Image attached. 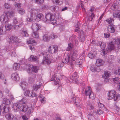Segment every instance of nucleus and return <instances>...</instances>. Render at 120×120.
Listing matches in <instances>:
<instances>
[{"mask_svg": "<svg viewBox=\"0 0 120 120\" xmlns=\"http://www.w3.org/2000/svg\"><path fill=\"white\" fill-rule=\"evenodd\" d=\"M0 108L2 109V113L5 114V113L8 112L10 110V109L8 106H5L3 105L0 106Z\"/></svg>", "mask_w": 120, "mask_h": 120, "instance_id": "nucleus-12", "label": "nucleus"}, {"mask_svg": "<svg viewBox=\"0 0 120 120\" xmlns=\"http://www.w3.org/2000/svg\"><path fill=\"white\" fill-rule=\"evenodd\" d=\"M79 78L77 72H75L70 77L69 80L70 82L74 83H77L79 80Z\"/></svg>", "mask_w": 120, "mask_h": 120, "instance_id": "nucleus-8", "label": "nucleus"}, {"mask_svg": "<svg viewBox=\"0 0 120 120\" xmlns=\"http://www.w3.org/2000/svg\"><path fill=\"white\" fill-rule=\"evenodd\" d=\"M115 46L117 45L118 47H120V39H116L115 40Z\"/></svg>", "mask_w": 120, "mask_h": 120, "instance_id": "nucleus-42", "label": "nucleus"}, {"mask_svg": "<svg viewBox=\"0 0 120 120\" xmlns=\"http://www.w3.org/2000/svg\"><path fill=\"white\" fill-rule=\"evenodd\" d=\"M82 60L79 59H77L76 60L75 62L76 64L78 65H80L82 63Z\"/></svg>", "mask_w": 120, "mask_h": 120, "instance_id": "nucleus-51", "label": "nucleus"}, {"mask_svg": "<svg viewBox=\"0 0 120 120\" xmlns=\"http://www.w3.org/2000/svg\"><path fill=\"white\" fill-rule=\"evenodd\" d=\"M49 52L51 53H56L58 51V47L57 46L53 45L52 47L50 46L48 48Z\"/></svg>", "mask_w": 120, "mask_h": 120, "instance_id": "nucleus-13", "label": "nucleus"}, {"mask_svg": "<svg viewBox=\"0 0 120 120\" xmlns=\"http://www.w3.org/2000/svg\"><path fill=\"white\" fill-rule=\"evenodd\" d=\"M75 27L76 28L80 27V23L78 21H77L75 24Z\"/></svg>", "mask_w": 120, "mask_h": 120, "instance_id": "nucleus-60", "label": "nucleus"}, {"mask_svg": "<svg viewBox=\"0 0 120 120\" xmlns=\"http://www.w3.org/2000/svg\"><path fill=\"white\" fill-rule=\"evenodd\" d=\"M22 117L23 120H28V118L26 115H23L22 116Z\"/></svg>", "mask_w": 120, "mask_h": 120, "instance_id": "nucleus-62", "label": "nucleus"}, {"mask_svg": "<svg viewBox=\"0 0 120 120\" xmlns=\"http://www.w3.org/2000/svg\"><path fill=\"white\" fill-rule=\"evenodd\" d=\"M20 66V64L18 63H15L14 64L13 66V68L15 70H16L19 69Z\"/></svg>", "mask_w": 120, "mask_h": 120, "instance_id": "nucleus-33", "label": "nucleus"}, {"mask_svg": "<svg viewBox=\"0 0 120 120\" xmlns=\"http://www.w3.org/2000/svg\"><path fill=\"white\" fill-rule=\"evenodd\" d=\"M90 70L92 71L99 72L100 71V69L99 67H96L93 65L91 66L90 68Z\"/></svg>", "mask_w": 120, "mask_h": 120, "instance_id": "nucleus-22", "label": "nucleus"}, {"mask_svg": "<svg viewBox=\"0 0 120 120\" xmlns=\"http://www.w3.org/2000/svg\"><path fill=\"white\" fill-rule=\"evenodd\" d=\"M113 80L114 82L117 84H120V79L118 77H116L113 78Z\"/></svg>", "mask_w": 120, "mask_h": 120, "instance_id": "nucleus-38", "label": "nucleus"}, {"mask_svg": "<svg viewBox=\"0 0 120 120\" xmlns=\"http://www.w3.org/2000/svg\"><path fill=\"white\" fill-rule=\"evenodd\" d=\"M8 40L9 41V43H10L11 42H18L19 39L16 36H9L8 39Z\"/></svg>", "mask_w": 120, "mask_h": 120, "instance_id": "nucleus-14", "label": "nucleus"}, {"mask_svg": "<svg viewBox=\"0 0 120 120\" xmlns=\"http://www.w3.org/2000/svg\"><path fill=\"white\" fill-rule=\"evenodd\" d=\"M11 77L13 80L15 81L18 80L19 79V75L17 73H15L12 74Z\"/></svg>", "mask_w": 120, "mask_h": 120, "instance_id": "nucleus-20", "label": "nucleus"}, {"mask_svg": "<svg viewBox=\"0 0 120 120\" xmlns=\"http://www.w3.org/2000/svg\"><path fill=\"white\" fill-rule=\"evenodd\" d=\"M5 32V27L4 26H0V35L3 34Z\"/></svg>", "mask_w": 120, "mask_h": 120, "instance_id": "nucleus-36", "label": "nucleus"}, {"mask_svg": "<svg viewBox=\"0 0 120 120\" xmlns=\"http://www.w3.org/2000/svg\"><path fill=\"white\" fill-rule=\"evenodd\" d=\"M5 117L8 120H12L15 117L14 115L11 113H8L5 115Z\"/></svg>", "mask_w": 120, "mask_h": 120, "instance_id": "nucleus-19", "label": "nucleus"}, {"mask_svg": "<svg viewBox=\"0 0 120 120\" xmlns=\"http://www.w3.org/2000/svg\"><path fill=\"white\" fill-rule=\"evenodd\" d=\"M73 47V45L71 43H69L68 44V46L66 49L67 51H70L72 49Z\"/></svg>", "mask_w": 120, "mask_h": 120, "instance_id": "nucleus-40", "label": "nucleus"}, {"mask_svg": "<svg viewBox=\"0 0 120 120\" xmlns=\"http://www.w3.org/2000/svg\"><path fill=\"white\" fill-rule=\"evenodd\" d=\"M115 46L114 44H113L112 42H111L108 45V48L109 50H113L115 48Z\"/></svg>", "mask_w": 120, "mask_h": 120, "instance_id": "nucleus-27", "label": "nucleus"}, {"mask_svg": "<svg viewBox=\"0 0 120 120\" xmlns=\"http://www.w3.org/2000/svg\"><path fill=\"white\" fill-rule=\"evenodd\" d=\"M31 28L33 31L32 36L34 38H39V36L38 31L40 30V26L38 24L36 23L33 24L31 26Z\"/></svg>", "mask_w": 120, "mask_h": 120, "instance_id": "nucleus-4", "label": "nucleus"}, {"mask_svg": "<svg viewBox=\"0 0 120 120\" xmlns=\"http://www.w3.org/2000/svg\"><path fill=\"white\" fill-rule=\"evenodd\" d=\"M95 15L93 13H91V15H90V16H89V14H87V16L89 20L90 21H91L93 19V17H94Z\"/></svg>", "mask_w": 120, "mask_h": 120, "instance_id": "nucleus-45", "label": "nucleus"}, {"mask_svg": "<svg viewBox=\"0 0 120 120\" xmlns=\"http://www.w3.org/2000/svg\"><path fill=\"white\" fill-rule=\"evenodd\" d=\"M99 44H101L100 45H99L98 44V45H100L101 48L103 49H105L106 46L105 44L103 42H101V41H99Z\"/></svg>", "mask_w": 120, "mask_h": 120, "instance_id": "nucleus-44", "label": "nucleus"}, {"mask_svg": "<svg viewBox=\"0 0 120 120\" xmlns=\"http://www.w3.org/2000/svg\"><path fill=\"white\" fill-rule=\"evenodd\" d=\"M114 73L116 75H118L120 76V68H118L117 71H115Z\"/></svg>", "mask_w": 120, "mask_h": 120, "instance_id": "nucleus-54", "label": "nucleus"}, {"mask_svg": "<svg viewBox=\"0 0 120 120\" xmlns=\"http://www.w3.org/2000/svg\"><path fill=\"white\" fill-rule=\"evenodd\" d=\"M57 36L56 35H55L53 34H52L50 37V38H51L52 39H54L55 38H57Z\"/></svg>", "mask_w": 120, "mask_h": 120, "instance_id": "nucleus-57", "label": "nucleus"}, {"mask_svg": "<svg viewBox=\"0 0 120 120\" xmlns=\"http://www.w3.org/2000/svg\"><path fill=\"white\" fill-rule=\"evenodd\" d=\"M28 44H31L34 45H36L37 44V42L33 39L30 38L27 40V41Z\"/></svg>", "mask_w": 120, "mask_h": 120, "instance_id": "nucleus-24", "label": "nucleus"}, {"mask_svg": "<svg viewBox=\"0 0 120 120\" xmlns=\"http://www.w3.org/2000/svg\"><path fill=\"white\" fill-rule=\"evenodd\" d=\"M21 34L23 37H28L29 36V34L28 33L26 29H24L22 30Z\"/></svg>", "mask_w": 120, "mask_h": 120, "instance_id": "nucleus-30", "label": "nucleus"}, {"mask_svg": "<svg viewBox=\"0 0 120 120\" xmlns=\"http://www.w3.org/2000/svg\"><path fill=\"white\" fill-rule=\"evenodd\" d=\"M31 70L33 72L35 73L37 72L39 69L36 66H34L31 68Z\"/></svg>", "mask_w": 120, "mask_h": 120, "instance_id": "nucleus-39", "label": "nucleus"}, {"mask_svg": "<svg viewBox=\"0 0 120 120\" xmlns=\"http://www.w3.org/2000/svg\"><path fill=\"white\" fill-rule=\"evenodd\" d=\"M13 27L12 26L11 24H7L5 26V29L8 31H10Z\"/></svg>", "mask_w": 120, "mask_h": 120, "instance_id": "nucleus-35", "label": "nucleus"}, {"mask_svg": "<svg viewBox=\"0 0 120 120\" xmlns=\"http://www.w3.org/2000/svg\"><path fill=\"white\" fill-rule=\"evenodd\" d=\"M21 4L20 3H17L15 5V7H17L19 8L21 7Z\"/></svg>", "mask_w": 120, "mask_h": 120, "instance_id": "nucleus-59", "label": "nucleus"}, {"mask_svg": "<svg viewBox=\"0 0 120 120\" xmlns=\"http://www.w3.org/2000/svg\"><path fill=\"white\" fill-rule=\"evenodd\" d=\"M77 54L76 52L74 51H72V54L71 56H68L67 57L65 58V63H69L70 64L71 67H72L75 64V61L77 58Z\"/></svg>", "mask_w": 120, "mask_h": 120, "instance_id": "nucleus-3", "label": "nucleus"}, {"mask_svg": "<svg viewBox=\"0 0 120 120\" xmlns=\"http://www.w3.org/2000/svg\"><path fill=\"white\" fill-rule=\"evenodd\" d=\"M40 97L41 98L40 99V101L41 103L44 104L46 102V99L45 97H42L41 95L40 96Z\"/></svg>", "mask_w": 120, "mask_h": 120, "instance_id": "nucleus-48", "label": "nucleus"}, {"mask_svg": "<svg viewBox=\"0 0 120 120\" xmlns=\"http://www.w3.org/2000/svg\"><path fill=\"white\" fill-rule=\"evenodd\" d=\"M106 21L109 25L112 24L114 21L113 18H110L107 19Z\"/></svg>", "mask_w": 120, "mask_h": 120, "instance_id": "nucleus-34", "label": "nucleus"}, {"mask_svg": "<svg viewBox=\"0 0 120 120\" xmlns=\"http://www.w3.org/2000/svg\"><path fill=\"white\" fill-rule=\"evenodd\" d=\"M14 12L13 11L5 12V15H3L0 17V20L1 22H3L5 24L7 23L9 21L8 17L10 18L13 17L14 16Z\"/></svg>", "mask_w": 120, "mask_h": 120, "instance_id": "nucleus-2", "label": "nucleus"}, {"mask_svg": "<svg viewBox=\"0 0 120 120\" xmlns=\"http://www.w3.org/2000/svg\"><path fill=\"white\" fill-rule=\"evenodd\" d=\"M8 98L11 100H14V99L13 95L11 94H10L8 95Z\"/></svg>", "mask_w": 120, "mask_h": 120, "instance_id": "nucleus-55", "label": "nucleus"}, {"mask_svg": "<svg viewBox=\"0 0 120 120\" xmlns=\"http://www.w3.org/2000/svg\"><path fill=\"white\" fill-rule=\"evenodd\" d=\"M73 100L74 104L77 106L81 108L82 107L83 105L82 102L81 101L79 98L74 97Z\"/></svg>", "mask_w": 120, "mask_h": 120, "instance_id": "nucleus-11", "label": "nucleus"}, {"mask_svg": "<svg viewBox=\"0 0 120 120\" xmlns=\"http://www.w3.org/2000/svg\"><path fill=\"white\" fill-rule=\"evenodd\" d=\"M97 53L96 52L94 51L89 53L88 54V56L91 59L94 58L96 55Z\"/></svg>", "mask_w": 120, "mask_h": 120, "instance_id": "nucleus-26", "label": "nucleus"}, {"mask_svg": "<svg viewBox=\"0 0 120 120\" xmlns=\"http://www.w3.org/2000/svg\"><path fill=\"white\" fill-rule=\"evenodd\" d=\"M26 84V82L25 81H23L20 83V85L21 87L23 90H24L25 89V87Z\"/></svg>", "mask_w": 120, "mask_h": 120, "instance_id": "nucleus-32", "label": "nucleus"}, {"mask_svg": "<svg viewBox=\"0 0 120 120\" xmlns=\"http://www.w3.org/2000/svg\"><path fill=\"white\" fill-rule=\"evenodd\" d=\"M24 95L26 97H36L37 96V94L33 92H30L29 90H26L24 93Z\"/></svg>", "mask_w": 120, "mask_h": 120, "instance_id": "nucleus-10", "label": "nucleus"}, {"mask_svg": "<svg viewBox=\"0 0 120 120\" xmlns=\"http://www.w3.org/2000/svg\"><path fill=\"white\" fill-rule=\"evenodd\" d=\"M19 24H15L13 25V28L15 30H17L19 29V28H21L23 25V21L22 20L19 22Z\"/></svg>", "mask_w": 120, "mask_h": 120, "instance_id": "nucleus-17", "label": "nucleus"}, {"mask_svg": "<svg viewBox=\"0 0 120 120\" xmlns=\"http://www.w3.org/2000/svg\"><path fill=\"white\" fill-rule=\"evenodd\" d=\"M43 17V15L42 14L38 13L36 15L35 18V19H34L36 20V19H37V21H40L41 19Z\"/></svg>", "mask_w": 120, "mask_h": 120, "instance_id": "nucleus-28", "label": "nucleus"}, {"mask_svg": "<svg viewBox=\"0 0 120 120\" xmlns=\"http://www.w3.org/2000/svg\"><path fill=\"white\" fill-rule=\"evenodd\" d=\"M111 75V72L106 71H105L104 74L102 76L103 78L105 79H108L110 76Z\"/></svg>", "mask_w": 120, "mask_h": 120, "instance_id": "nucleus-23", "label": "nucleus"}, {"mask_svg": "<svg viewBox=\"0 0 120 120\" xmlns=\"http://www.w3.org/2000/svg\"><path fill=\"white\" fill-rule=\"evenodd\" d=\"M22 102L21 101L20 102V103H16L14 104L12 107V108L13 109L14 111L15 112H17L18 110L20 109V108L19 106L20 107V104H21Z\"/></svg>", "mask_w": 120, "mask_h": 120, "instance_id": "nucleus-15", "label": "nucleus"}, {"mask_svg": "<svg viewBox=\"0 0 120 120\" xmlns=\"http://www.w3.org/2000/svg\"><path fill=\"white\" fill-rule=\"evenodd\" d=\"M44 0H35V3L40 5L42 4L44 2Z\"/></svg>", "mask_w": 120, "mask_h": 120, "instance_id": "nucleus-47", "label": "nucleus"}, {"mask_svg": "<svg viewBox=\"0 0 120 120\" xmlns=\"http://www.w3.org/2000/svg\"><path fill=\"white\" fill-rule=\"evenodd\" d=\"M28 11L30 13V15L28 16L26 19L29 22L33 21L35 19L36 15L39 12L40 10L38 9H35L32 7H30L28 8Z\"/></svg>", "mask_w": 120, "mask_h": 120, "instance_id": "nucleus-1", "label": "nucleus"}, {"mask_svg": "<svg viewBox=\"0 0 120 120\" xmlns=\"http://www.w3.org/2000/svg\"><path fill=\"white\" fill-rule=\"evenodd\" d=\"M43 40L45 41H49L50 39V38L47 34L44 35L43 37Z\"/></svg>", "mask_w": 120, "mask_h": 120, "instance_id": "nucleus-31", "label": "nucleus"}, {"mask_svg": "<svg viewBox=\"0 0 120 120\" xmlns=\"http://www.w3.org/2000/svg\"><path fill=\"white\" fill-rule=\"evenodd\" d=\"M18 11L19 14L21 15L24 14L25 12L24 10L22 8H18Z\"/></svg>", "mask_w": 120, "mask_h": 120, "instance_id": "nucleus-41", "label": "nucleus"}, {"mask_svg": "<svg viewBox=\"0 0 120 120\" xmlns=\"http://www.w3.org/2000/svg\"><path fill=\"white\" fill-rule=\"evenodd\" d=\"M39 58L37 57L34 55H31L29 58V60L32 61H35L36 62L38 63Z\"/></svg>", "mask_w": 120, "mask_h": 120, "instance_id": "nucleus-21", "label": "nucleus"}, {"mask_svg": "<svg viewBox=\"0 0 120 120\" xmlns=\"http://www.w3.org/2000/svg\"><path fill=\"white\" fill-rule=\"evenodd\" d=\"M4 78V74L1 72H0V79H3Z\"/></svg>", "mask_w": 120, "mask_h": 120, "instance_id": "nucleus-63", "label": "nucleus"}, {"mask_svg": "<svg viewBox=\"0 0 120 120\" xmlns=\"http://www.w3.org/2000/svg\"><path fill=\"white\" fill-rule=\"evenodd\" d=\"M45 18L46 20L50 21L51 23L53 25L56 23V20L55 19L54 16L52 13H48L46 15Z\"/></svg>", "mask_w": 120, "mask_h": 120, "instance_id": "nucleus-7", "label": "nucleus"}, {"mask_svg": "<svg viewBox=\"0 0 120 120\" xmlns=\"http://www.w3.org/2000/svg\"><path fill=\"white\" fill-rule=\"evenodd\" d=\"M109 95L107 97L108 100H111L114 98V100L116 101L119 99L120 96L119 95L115 96L116 92L113 90H111L109 92Z\"/></svg>", "mask_w": 120, "mask_h": 120, "instance_id": "nucleus-6", "label": "nucleus"}, {"mask_svg": "<svg viewBox=\"0 0 120 120\" xmlns=\"http://www.w3.org/2000/svg\"><path fill=\"white\" fill-rule=\"evenodd\" d=\"M107 29L108 32L110 33H113L115 31L114 26L112 24L108 25L107 27Z\"/></svg>", "mask_w": 120, "mask_h": 120, "instance_id": "nucleus-16", "label": "nucleus"}, {"mask_svg": "<svg viewBox=\"0 0 120 120\" xmlns=\"http://www.w3.org/2000/svg\"><path fill=\"white\" fill-rule=\"evenodd\" d=\"M54 4H56L60 5L62 4L63 2L61 1H60L59 0H56L54 1H53Z\"/></svg>", "mask_w": 120, "mask_h": 120, "instance_id": "nucleus-46", "label": "nucleus"}, {"mask_svg": "<svg viewBox=\"0 0 120 120\" xmlns=\"http://www.w3.org/2000/svg\"><path fill=\"white\" fill-rule=\"evenodd\" d=\"M41 86V85L40 84L39 85H34L33 86V88L35 90H37Z\"/></svg>", "mask_w": 120, "mask_h": 120, "instance_id": "nucleus-43", "label": "nucleus"}, {"mask_svg": "<svg viewBox=\"0 0 120 120\" xmlns=\"http://www.w3.org/2000/svg\"><path fill=\"white\" fill-rule=\"evenodd\" d=\"M96 112L97 114L99 115H100L103 113V111L100 109L97 110Z\"/></svg>", "mask_w": 120, "mask_h": 120, "instance_id": "nucleus-56", "label": "nucleus"}, {"mask_svg": "<svg viewBox=\"0 0 120 120\" xmlns=\"http://www.w3.org/2000/svg\"><path fill=\"white\" fill-rule=\"evenodd\" d=\"M59 30L60 31H62L64 30L65 26L62 24H61V25H59Z\"/></svg>", "mask_w": 120, "mask_h": 120, "instance_id": "nucleus-49", "label": "nucleus"}, {"mask_svg": "<svg viewBox=\"0 0 120 120\" xmlns=\"http://www.w3.org/2000/svg\"><path fill=\"white\" fill-rule=\"evenodd\" d=\"M3 103L6 105H9L10 104V102L8 99L6 98H4L3 101Z\"/></svg>", "mask_w": 120, "mask_h": 120, "instance_id": "nucleus-37", "label": "nucleus"}, {"mask_svg": "<svg viewBox=\"0 0 120 120\" xmlns=\"http://www.w3.org/2000/svg\"><path fill=\"white\" fill-rule=\"evenodd\" d=\"M4 6L5 8L7 9L10 8V5L8 3H5L4 4Z\"/></svg>", "mask_w": 120, "mask_h": 120, "instance_id": "nucleus-61", "label": "nucleus"}, {"mask_svg": "<svg viewBox=\"0 0 120 120\" xmlns=\"http://www.w3.org/2000/svg\"><path fill=\"white\" fill-rule=\"evenodd\" d=\"M53 59L52 57L49 58L45 57L44 59H43L41 62V64L45 65H49L52 62H53Z\"/></svg>", "mask_w": 120, "mask_h": 120, "instance_id": "nucleus-9", "label": "nucleus"}, {"mask_svg": "<svg viewBox=\"0 0 120 120\" xmlns=\"http://www.w3.org/2000/svg\"><path fill=\"white\" fill-rule=\"evenodd\" d=\"M20 110L22 112H26V115H29L33 112V109L31 107H28L27 105H25L21 106L20 108Z\"/></svg>", "mask_w": 120, "mask_h": 120, "instance_id": "nucleus-5", "label": "nucleus"}, {"mask_svg": "<svg viewBox=\"0 0 120 120\" xmlns=\"http://www.w3.org/2000/svg\"><path fill=\"white\" fill-rule=\"evenodd\" d=\"M98 105L99 107L100 108H102L104 107V105L100 102L98 104Z\"/></svg>", "mask_w": 120, "mask_h": 120, "instance_id": "nucleus-58", "label": "nucleus"}, {"mask_svg": "<svg viewBox=\"0 0 120 120\" xmlns=\"http://www.w3.org/2000/svg\"><path fill=\"white\" fill-rule=\"evenodd\" d=\"M113 16L114 18H118L120 16V11L116 10L114 12Z\"/></svg>", "mask_w": 120, "mask_h": 120, "instance_id": "nucleus-25", "label": "nucleus"}, {"mask_svg": "<svg viewBox=\"0 0 120 120\" xmlns=\"http://www.w3.org/2000/svg\"><path fill=\"white\" fill-rule=\"evenodd\" d=\"M107 52V51L105 49H102L101 50V55L104 56L106 54Z\"/></svg>", "mask_w": 120, "mask_h": 120, "instance_id": "nucleus-50", "label": "nucleus"}, {"mask_svg": "<svg viewBox=\"0 0 120 120\" xmlns=\"http://www.w3.org/2000/svg\"><path fill=\"white\" fill-rule=\"evenodd\" d=\"M35 79L34 78L32 77L29 79L28 81L29 82L32 83L35 81Z\"/></svg>", "mask_w": 120, "mask_h": 120, "instance_id": "nucleus-53", "label": "nucleus"}, {"mask_svg": "<svg viewBox=\"0 0 120 120\" xmlns=\"http://www.w3.org/2000/svg\"><path fill=\"white\" fill-rule=\"evenodd\" d=\"M91 89L90 87L88 86V89L85 90V94L86 95L89 96L90 98H91V96L92 95L91 94Z\"/></svg>", "mask_w": 120, "mask_h": 120, "instance_id": "nucleus-18", "label": "nucleus"}, {"mask_svg": "<svg viewBox=\"0 0 120 120\" xmlns=\"http://www.w3.org/2000/svg\"><path fill=\"white\" fill-rule=\"evenodd\" d=\"M103 61L101 59H98L97 60L96 65L97 67H98L101 65L103 64Z\"/></svg>", "mask_w": 120, "mask_h": 120, "instance_id": "nucleus-29", "label": "nucleus"}, {"mask_svg": "<svg viewBox=\"0 0 120 120\" xmlns=\"http://www.w3.org/2000/svg\"><path fill=\"white\" fill-rule=\"evenodd\" d=\"M13 20V25H15V24H18V22L17 19L16 18H14Z\"/></svg>", "mask_w": 120, "mask_h": 120, "instance_id": "nucleus-52", "label": "nucleus"}, {"mask_svg": "<svg viewBox=\"0 0 120 120\" xmlns=\"http://www.w3.org/2000/svg\"><path fill=\"white\" fill-rule=\"evenodd\" d=\"M94 6H92L91 8H90V10L89 11H90L91 13L93 11L94 9Z\"/></svg>", "mask_w": 120, "mask_h": 120, "instance_id": "nucleus-64", "label": "nucleus"}]
</instances>
